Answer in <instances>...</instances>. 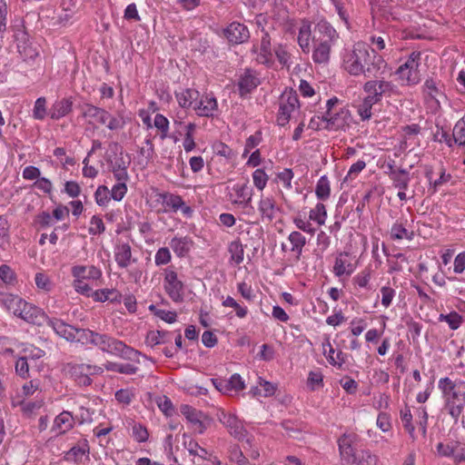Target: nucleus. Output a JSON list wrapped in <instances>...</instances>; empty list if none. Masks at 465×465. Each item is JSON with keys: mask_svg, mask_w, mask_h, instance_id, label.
Instances as JSON below:
<instances>
[{"mask_svg": "<svg viewBox=\"0 0 465 465\" xmlns=\"http://www.w3.org/2000/svg\"><path fill=\"white\" fill-rule=\"evenodd\" d=\"M104 368L96 365H90L84 363H74L68 365V372L71 377L82 386H88L91 384V375L101 374Z\"/></svg>", "mask_w": 465, "mask_h": 465, "instance_id": "obj_12", "label": "nucleus"}, {"mask_svg": "<svg viewBox=\"0 0 465 465\" xmlns=\"http://www.w3.org/2000/svg\"><path fill=\"white\" fill-rule=\"evenodd\" d=\"M377 103H375L374 101H372L371 98H369L368 96H365L363 98V100L361 101V103L358 105V108H357V112H358V114L360 115L361 119L362 121H366V120H369L371 119V115H372V106L374 104H376Z\"/></svg>", "mask_w": 465, "mask_h": 465, "instance_id": "obj_47", "label": "nucleus"}, {"mask_svg": "<svg viewBox=\"0 0 465 465\" xmlns=\"http://www.w3.org/2000/svg\"><path fill=\"white\" fill-rule=\"evenodd\" d=\"M165 333L160 331H151L147 333L145 343L150 347H154L158 344L163 343Z\"/></svg>", "mask_w": 465, "mask_h": 465, "instance_id": "obj_64", "label": "nucleus"}, {"mask_svg": "<svg viewBox=\"0 0 465 465\" xmlns=\"http://www.w3.org/2000/svg\"><path fill=\"white\" fill-rule=\"evenodd\" d=\"M260 45H253L252 52L256 54L255 60L261 64H271L273 61L272 43L269 33L262 29Z\"/></svg>", "mask_w": 465, "mask_h": 465, "instance_id": "obj_17", "label": "nucleus"}, {"mask_svg": "<svg viewBox=\"0 0 465 465\" xmlns=\"http://www.w3.org/2000/svg\"><path fill=\"white\" fill-rule=\"evenodd\" d=\"M390 237L391 240L406 239L411 241L414 237V232L407 230L402 223L397 221L391 225Z\"/></svg>", "mask_w": 465, "mask_h": 465, "instance_id": "obj_40", "label": "nucleus"}, {"mask_svg": "<svg viewBox=\"0 0 465 465\" xmlns=\"http://www.w3.org/2000/svg\"><path fill=\"white\" fill-rule=\"evenodd\" d=\"M390 178L391 179L394 187L398 188L399 190H407L411 181L408 171L405 169L394 170L392 169V166H390Z\"/></svg>", "mask_w": 465, "mask_h": 465, "instance_id": "obj_37", "label": "nucleus"}, {"mask_svg": "<svg viewBox=\"0 0 465 465\" xmlns=\"http://www.w3.org/2000/svg\"><path fill=\"white\" fill-rule=\"evenodd\" d=\"M448 413L457 422L465 410V381L448 377L438 381Z\"/></svg>", "mask_w": 465, "mask_h": 465, "instance_id": "obj_3", "label": "nucleus"}, {"mask_svg": "<svg viewBox=\"0 0 465 465\" xmlns=\"http://www.w3.org/2000/svg\"><path fill=\"white\" fill-rule=\"evenodd\" d=\"M224 35L230 43L234 45L242 44L250 38L247 26L238 22L231 23L224 29Z\"/></svg>", "mask_w": 465, "mask_h": 465, "instance_id": "obj_18", "label": "nucleus"}, {"mask_svg": "<svg viewBox=\"0 0 465 465\" xmlns=\"http://www.w3.org/2000/svg\"><path fill=\"white\" fill-rule=\"evenodd\" d=\"M114 260L120 268H127L135 259L132 255V248L128 242L117 241L114 249Z\"/></svg>", "mask_w": 465, "mask_h": 465, "instance_id": "obj_21", "label": "nucleus"}, {"mask_svg": "<svg viewBox=\"0 0 465 465\" xmlns=\"http://www.w3.org/2000/svg\"><path fill=\"white\" fill-rule=\"evenodd\" d=\"M322 351L331 365L341 368L344 363L343 353L336 351L328 339L322 343Z\"/></svg>", "mask_w": 465, "mask_h": 465, "instance_id": "obj_33", "label": "nucleus"}, {"mask_svg": "<svg viewBox=\"0 0 465 465\" xmlns=\"http://www.w3.org/2000/svg\"><path fill=\"white\" fill-rule=\"evenodd\" d=\"M46 114V100L45 97H39L35 103L33 110L34 118L37 120H43Z\"/></svg>", "mask_w": 465, "mask_h": 465, "instance_id": "obj_61", "label": "nucleus"}, {"mask_svg": "<svg viewBox=\"0 0 465 465\" xmlns=\"http://www.w3.org/2000/svg\"><path fill=\"white\" fill-rule=\"evenodd\" d=\"M306 385L310 391H318L324 386L323 374L321 370H312L308 373Z\"/></svg>", "mask_w": 465, "mask_h": 465, "instance_id": "obj_42", "label": "nucleus"}, {"mask_svg": "<svg viewBox=\"0 0 465 465\" xmlns=\"http://www.w3.org/2000/svg\"><path fill=\"white\" fill-rule=\"evenodd\" d=\"M228 251L231 254V260L235 264H240L243 261V247L239 241H233L229 244Z\"/></svg>", "mask_w": 465, "mask_h": 465, "instance_id": "obj_50", "label": "nucleus"}, {"mask_svg": "<svg viewBox=\"0 0 465 465\" xmlns=\"http://www.w3.org/2000/svg\"><path fill=\"white\" fill-rule=\"evenodd\" d=\"M180 411L190 428L196 433L203 434L210 426L211 419L204 412L187 404L182 405Z\"/></svg>", "mask_w": 465, "mask_h": 465, "instance_id": "obj_8", "label": "nucleus"}, {"mask_svg": "<svg viewBox=\"0 0 465 465\" xmlns=\"http://www.w3.org/2000/svg\"><path fill=\"white\" fill-rule=\"evenodd\" d=\"M83 116L88 119L90 124L98 123L105 124L110 117V114L103 108L86 104L83 109Z\"/></svg>", "mask_w": 465, "mask_h": 465, "instance_id": "obj_29", "label": "nucleus"}, {"mask_svg": "<svg viewBox=\"0 0 465 465\" xmlns=\"http://www.w3.org/2000/svg\"><path fill=\"white\" fill-rule=\"evenodd\" d=\"M312 24L308 20H302L299 27L297 43L304 54L311 52Z\"/></svg>", "mask_w": 465, "mask_h": 465, "instance_id": "obj_30", "label": "nucleus"}, {"mask_svg": "<svg viewBox=\"0 0 465 465\" xmlns=\"http://www.w3.org/2000/svg\"><path fill=\"white\" fill-rule=\"evenodd\" d=\"M401 420L404 429L407 430L411 440H415L417 437L415 434V428L412 424V414L410 409L405 408L401 411Z\"/></svg>", "mask_w": 465, "mask_h": 465, "instance_id": "obj_49", "label": "nucleus"}, {"mask_svg": "<svg viewBox=\"0 0 465 465\" xmlns=\"http://www.w3.org/2000/svg\"><path fill=\"white\" fill-rule=\"evenodd\" d=\"M358 266V259L352 253L342 252L337 254L332 272L341 281L349 278Z\"/></svg>", "mask_w": 465, "mask_h": 465, "instance_id": "obj_9", "label": "nucleus"}, {"mask_svg": "<svg viewBox=\"0 0 465 465\" xmlns=\"http://www.w3.org/2000/svg\"><path fill=\"white\" fill-rule=\"evenodd\" d=\"M350 119L349 110L340 105V100L337 97H332L326 102L325 113L314 115L309 126L313 130H344L349 126Z\"/></svg>", "mask_w": 465, "mask_h": 465, "instance_id": "obj_2", "label": "nucleus"}, {"mask_svg": "<svg viewBox=\"0 0 465 465\" xmlns=\"http://www.w3.org/2000/svg\"><path fill=\"white\" fill-rule=\"evenodd\" d=\"M288 241L292 245L291 252L295 254L296 260L299 261L302 256V250L306 244L305 236L298 231H293L289 234Z\"/></svg>", "mask_w": 465, "mask_h": 465, "instance_id": "obj_38", "label": "nucleus"}, {"mask_svg": "<svg viewBox=\"0 0 465 465\" xmlns=\"http://www.w3.org/2000/svg\"><path fill=\"white\" fill-rule=\"evenodd\" d=\"M110 191L105 185H100L97 187L94 193L95 203L99 206H105L110 201Z\"/></svg>", "mask_w": 465, "mask_h": 465, "instance_id": "obj_56", "label": "nucleus"}, {"mask_svg": "<svg viewBox=\"0 0 465 465\" xmlns=\"http://www.w3.org/2000/svg\"><path fill=\"white\" fill-rule=\"evenodd\" d=\"M260 84V80L256 71L247 68L240 75L238 80V89L241 96H244L252 92Z\"/></svg>", "mask_w": 465, "mask_h": 465, "instance_id": "obj_20", "label": "nucleus"}, {"mask_svg": "<svg viewBox=\"0 0 465 465\" xmlns=\"http://www.w3.org/2000/svg\"><path fill=\"white\" fill-rule=\"evenodd\" d=\"M0 303L9 312L19 316L26 302L12 292H0Z\"/></svg>", "mask_w": 465, "mask_h": 465, "instance_id": "obj_25", "label": "nucleus"}, {"mask_svg": "<svg viewBox=\"0 0 465 465\" xmlns=\"http://www.w3.org/2000/svg\"><path fill=\"white\" fill-rule=\"evenodd\" d=\"M19 317L25 322L36 325H42L47 322L48 317L38 307L26 302V306L23 307Z\"/></svg>", "mask_w": 465, "mask_h": 465, "instance_id": "obj_23", "label": "nucleus"}, {"mask_svg": "<svg viewBox=\"0 0 465 465\" xmlns=\"http://www.w3.org/2000/svg\"><path fill=\"white\" fill-rule=\"evenodd\" d=\"M377 457L372 454L369 450H360L355 457L356 465H375Z\"/></svg>", "mask_w": 465, "mask_h": 465, "instance_id": "obj_52", "label": "nucleus"}, {"mask_svg": "<svg viewBox=\"0 0 465 465\" xmlns=\"http://www.w3.org/2000/svg\"><path fill=\"white\" fill-rule=\"evenodd\" d=\"M223 305L225 307H232L234 309L236 315L239 318H244L247 315V307L239 304L233 298L228 296L223 302Z\"/></svg>", "mask_w": 465, "mask_h": 465, "instance_id": "obj_62", "label": "nucleus"}, {"mask_svg": "<svg viewBox=\"0 0 465 465\" xmlns=\"http://www.w3.org/2000/svg\"><path fill=\"white\" fill-rule=\"evenodd\" d=\"M233 192L236 194V199L233 200V203L246 207L252 201V191L246 183L235 184L232 187Z\"/></svg>", "mask_w": 465, "mask_h": 465, "instance_id": "obj_39", "label": "nucleus"}, {"mask_svg": "<svg viewBox=\"0 0 465 465\" xmlns=\"http://www.w3.org/2000/svg\"><path fill=\"white\" fill-rule=\"evenodd\" d=\"M358 435L354 432H345L338 440L340 458L342 465H354L358 452L354 445L358 441Z\"/></svg>", "mask_w": 465, "mask_h": 465, "instance_id": "obj_11", "label": "nucleus"}, {"mask_svg": "<svg viewBox=\"0 0 465 465\" xmlns=\"http://www.w3.org/2000/svg\"><path fill=\"white\" fill-rule=\"evenodd\" d=\"M298 108L297 94L292 90H285L279 99V111L276 117L278 125L285 126L289 123L292 114Z\"/></svg>", "mask_w": 465, "mask_h": 465, "instance_id": "obj_7", "label": "nucleus"}, {"mask_svg": "<svg viewBox=\"0 0 465 465\" xmlns=\"http://www.w3.org/2000/svg\"><path fill=\"white\" fill-rule=\"evenodd\" d=\"M362 89L366 96L378 104L383 96L390 97L394 94L396 86L391 82L383 79L370 80L363 84Z\"/></svg>", "mask_w": 465, "mask_h": 465, "instance_id": "obj_10", "label": "nucleus"}, {"mask_svg": "<svg viewBox=\"0 0 465 465\" xmlns=\"http://www.w3.org/2000/svg\"><path fill=\"white\" fill-rule=\"evenodd\" d=\"M227 388L229 389L228 395H235L244 390L245 382L242 378L237 374H232L230 379L226 380Z\"/></svg>", "mask_w": 465, "mask_h": 465, "instance_id": "obj_46", "label": "nucleus"}, {"mask_svg": "<svg viewBox=\"0 0 465 465\" xmlns=\"http://www.w3.org/2000/svg\"><path fill=\"white\" fill-rule=\"evenodd\" d=\"M315 194L321 201H325L330 197L331 185L330 181L326 175L321 176L318 180L315 187Z\"/></svg>", "mask_w": 465, "mask_h": 465, "instance_id": "obj_43", "label": "nucleus"}, {"mask_svg": "<svg viewBox=\"0 0 465 465\" xmlns=\"http://www.w3.org/2000/svg\"><path fill=\"white\" fill-rule=\"evenodd\" d=\"M114 396L118 403L126 406L134 400V392L130 389H121L115 392Z\"/></svg>", "mask_w": 465, "mask_h": 465, "instance_id": "obj_63", "label": "nucleus"}, {"mask_svg": "<svg viewBox=\"0 0 465 465\" xmlns=\"http://www.w3.org/2000/svg\"><path fill=\"white\" fill-rule=\"evenodd\" d=\"M277 390V385L272 383L262 377L258 378L257 384L254 387H252L249 391V394L252 397H272L275 394Z\"/></svg>", "mask_w": 465, "mask_h": 465, "instance_id": "obj_31", "label": "nucleus"}, {"mask_svg": "<svg viewBox=\"0 0 465 465\" xmlns=\"http://www.w3.org/2000/svg\"><path fill=\"white\" fill-rule=\"evenodd\" d=\"M200 97L196 89L186 88L175 93V98L182 108H190Z\"/></svg>", "mask_w": 465, "mask_h": 465, "instance_id": "obj_35", "label": "nucleus"}, {"mask_svg": "<svg viewBox=\"0 0 465 465\" xmlns=\"http://www.w3.org/2000/svg\"><path fill=\"white\" fill-rule=\"evenodd\" d=\"M193 109L199 116L212 117L218 110V103L214 96L206 94L195 103Z\"/></svg>", "mask_w": 465, "mask_h": 465, "instance_id": "obj_24", "label": "nucleus"}, {"mask_svg": "<svg viewBox=\"0 0 465 465\" xmlns=\"http://www.w3.org/2000/svg\"><path fill=\"white\" fill-rule=\"evenodd\" d=\"M156 196L157 201L161 202L163 206L165 213H177L180 210L186 217L192 216L193 209L184 203L180 195L163 192L158 193Z\"/></svg>", "mask_w": 465, "mask_h": 465, "instance_id": "obj_14", "label": "nucleus"}, {"mask_svg": "<svg viewBox=\"0 0 465 465\" xmlns=\"http://www.w3.org/2000/svg\"><path fill=\"white\" fill-rule=\"evenodd\" d=\"M252 182L254 186L259 190L262 191L269 181V175L265 173V171L262 168L256 169L252 174Z\"/></svg>", "mask_w": 465, "mask_h": 465, "instance_id": "obj_53", "label": "nucleus"}, {"mask_svg": "<svg viewBox=\"0 0 465 465\" xmlns=\"http://www.w3.org/2000/svg\"><path fill=\"white\" fill-rule=\"evenodd\" d=\"M258 213L262 222L271 223L281 213V207L272 196L262 195L258 202Z\"/></svg>", "mask_w": 465, "mask_h": 465, "instance_id": "obj_15", "label": "nucleus"}, {"mask_svg": "<svg viewBox=\"0 0 465 465\" xmlns=\"http://www.w3.org/2000/svg\"><path fill=\"white\" fill-rule=\"evenodd\" d=\"M420 52H412L407 60L396 70L398 80L402 85H416L420 81L419 66L420 64Z\"/></svg>", "mask_w": 465, "mask_h": 465, "instance_id": "obj_6", "label": "nucleus"}, {"mask_svg": "<svg viewBox=\"0 0 465 465\" xmlns=\"http://www.w3.org/2000/svg\"><path fill=\"white\" fill-rule=\"evenodd\" d=\"M84 458L89 459V446L86 440L81 445L72 447L65 454V460L75 463L83 462Z\"/></svg>", "mask_w": 465, "mask_h": 465, "instance_id": "obj_36", "label": "nucleus"}, {"mask_svg": "<svg viewBox=\"0 0 465 465\" xmlns=\"http://www.w3.org/2000/svg\"><path fill=\"white\" fill-rule=\"evenodd\" d=\"M74 337V341L85 345L94 344L108 353L122 356L128 355L130 352H134L135 354L138 353L136 351L126 346L121 341L114 340L104 334L94 332L90 330L76 328Z\"/></svg>", "mask_w": 465, "mask_h": 465, "instance_id": "obj_4", "label": "nucleus"}, {"mask_svg": "<svg viewBox=\"0 0 465 465\" xmlns=\"http://www.w3.org/2000/svg\"><path fill=\"white\" fill-rule=\"evenodd\" d=\"M372 272L370 268H365L363 271L359 272L354 278L355 288H370V282L371 280Z\"/></svg>", "mask_w": 465, "mask_h": 465, "instance_id": "obj_51", "label": "nucleus"}, {"mask_svg": "<svg viewBox=\"0 0 465 465\" xmlns=\"http://www.w3.org/2000/svg\"><path fill=\"white\" fill-rule=\"evenodd\" d=\"M339 38V33L327 20L322 19L316 24L315 35L312 39H322V42L335 45Z\"/></svg>", "mask_w": 465, "mask_h": 465, "instance_id": "obj_19", "label": "nucleus"}, {"mask_svg": "<svg viewBox=\"0 0 465 465\" xmlns=\"http://www.w3.org/2000/svg\"><path fill=\"white\" fill-rule=\"evenodd\" d=\"M456 441L440 442L436 446V453L440 457L451 458Z\"/></svg>", "mask_w": 465, "mask_h": 465, "instance_id": "obj_59", "label": "nucleus"}, {"mask_svg": "<svg viewBox=\"0 0 465 465\" xmlns=\"http://www.w3.org/2000/svg\"><path fill=\"white\" fill-rule=\"evenodd\" d=\"M132 437L137 442H145L149 438L147 429L141 423H134L132 426Z\"/></svg>", "mask_w": 465, "mask_h": 465, "instance_id": "obj_57", "label": "nucleus"}, {"mask_svg": "<svg viewBox=\"0 0 465 465\" xmlns=\"http://www.w3.org/2000/svg\"><path fill=\"white\" fill-rule=\"evenodd\" d=\"M46 322L53 328L57 335L66 341H74V333L75 332L76 328L72 325H68L60 320L47 319Z\"/></svg>", "mask_w": 465, "mask_h": 465, "instance_id": "obj_34", "label": "nucleus"}, {"mask_svg": "<svg viewBox=\"0 0 465 465\" xmlns=\"http://www.w3.org/2000/svg\"><path fill=\"white\" fill-rule=\"evenodd\" d=\"M312 61L318 64H327L331 58V47L334 45L322 42V39H312Z\"/></svg>", "mask_w": 465, "mask_h": 465, "instance_id": "obj_22", "label": "nucleus"}, {"mask_svg": "<svg viewBox=\"0 0 465 465\" xmlns=\"http://www.w3.org/2000/svg\"><path fill=\"white\" fill-rule=\"evenodd\" d=\"M105 231V225L103 219L98 215H94L90 220L88 232L91 235H100Z\"/></svg>", "mask_w": 465, "mask_h": 465, "instance_id": "obj_54", "label": "nucleus"}, {"mask_svg": "<svg viewBox=\"0 0 465 465\" xmlns=\"http://www.w3.org/2000/svg\"><path fill=\"white\" fill-rule=\"evenodd\" d=\"M422 93L426 103L435 112L440 109V100L447 98L443 92V84L432 78L426 79Z\"/></svg>", "mask_w": 465, "mask_h": 465, "instance_id": "obj_13", "label": "nucleus"}, {"mask_svg": "<svg viewBox=\"0 0 465 465\" xmlns=\"http://www.w3.org/2000/svg\"><path fill=\"white\" fill-rule=\"evenodd\" d=\"M164 274V282L166 290L180 291L183 289V282L178 279V275L173 269H166Z\"/></svg>", "mask_w": 465, "mask_h": 465, "instance_id": "obj_44", "label": "nucleus"}, {"mask_svg": "<svg viewBox=\"0 0 465 465\" xmlns=\"http://www.w3.org/2000/svg\"><path fill=\"white\" fill-rule=\"evenodd\" d=\"M217 418L234 438L242 440L245 437L246 430L235 414L220 410L217 413Z\"/></svg>", "mask_w": 465, "mask_h": 465, "instance_id": "obj_16", "label": "nucleus"}, {"mask_svg": "<svg viewBox=\"0 0 465 465\" xmlns=\"http://www.w3.org/2000/svg\"><path fill=\"white\" fill-rule=\"evenodd\" d=\"M16 349L21 357L27 359H40L45 355V351L32 344L18 343Z\"/></svg>", "mask_w": 465, "mask_h": 465, "instance_id": "obj_41", "label": "nucleus"}, {"mask_svg": "<svg viewBox=\"0 0 465 465\" xmlns=\"http://www.w3.org/2000/svg\"><path fill=\"white\" fill-rule=\"evenodd\" d=\"M73 110V99L72 97L63 98L61 100L55 101L51 108L49 109L48 115L53 120H59L67 114H69Z\"/></svg>", "mask_w": 465, "mask_h": 465, "instance_id": "obj_28", "label": "nucleus"}, {"mask_svg": "<svg viewBox=\"0 0 465 465\" xmlns=\"http://www.w3.org/2000/svg\"><path fill=\"white\" fill-rule=\"evenodd\" d=\"M169 245L177 257L183 258L191 252L193 241L189 236H174Z\"/></svg>", "mask_w": 465, "mask_h": 465, "instance_id": "obj_27", "label": "nucleus"}, {"mask_svg": "<svg viewBox=\"0 0 465 465\" xmlns=\"http://www.w3.org/2000/svg\"><path fill=\"white\" fill-rule=\"evenodd\" d=\"M439 321L446 322L451 330H457L461 324V317L457 312L440 314Z\"/></svg>", "mask_w": 465, "mask_h": 465, "instance_id": "obj_60", "label": "nucleus"}, {"mask_svg": "<svg viewBox=\"0 0 465 465\" xmlns=\"http://www.w3.org/2000/svg\"><path fill=\"white\" fill-rule=\"evenodd\" d=\"M272 16L279 25L288 26V29L293 25L283 0H273Z\"/></svg>", "mask_w": 465, "mask_h": 465, "instance_id": "obj_26", "label": "nucleus"}, {"mask_svg": "<svg viewBox=\"0 0 465 465\" xmlns=\"http://www.w3.org/2000/svg\"><path fill=\"white\" fill-rule=\"evenodd\" d=\"M74 425V419L71 412L63 411L54 420L52 430L56 434H64L69 431Z\"/></svg>", "mask_w": 465, "mask_h": 465, "instance_id": "obj_32", "label": "nucleus"}, {"mask_svg": "<svg viewBox=\"0 0 465 465\" xmlns=\"http://www.w3.org/2000/svg\"><path fill=\"white\" fill-rule=\"evenodd\" d=\"M75 291H92L102 276V271L94 265L72 267Z\"/></svg>", "mask_w": 465, "mask_h": 465, "instance_id": "obj_5", "label": "nucleus"}, {"mask_svg": "<svg viewBox=\"0 0 465 465\" xmlns=\"http://www.w3.org/2000/svg\"><path fill=\"white\" fill-rule=\"evenodd\" d=\"M343 67L351 75L364 74L367 77L376 76L386 66L383 57L374 52L362 42L353 45L343 55Z\"/></svg>", "mask_w": 465, "mask_h": 465, "instance_id": "obj_1", "label": "nucleus"}, {"mask_svg": "<svg viewBox=\"0 0 465 465\" xmlns=\"http://www.w3.org/2000/svg\"><path fill=\"white\" fill-rule=\"evenodd\" d=\"M262 139L261 131H257L253 134L250 135L245 141L242 156L245 157L253 148L258 146L262 142Z\"/></svg>", "mask_w": 465, "mask_h": 465, "instance_id": "obj_58", "label": "nucleus"}, {"mask_svg": "<svg viewBox=\"0 0 465 465\" xmlns=\"http://www.w3.org/2000/svg\"><path fill=\"white\" fill-rule=\"evenodd\" d=\"M153 125L161 132V139H165L169 132V120L163 114H157L154 116Z\"/></svg>", "mask_w": 465, "mask_h": 465, "instance_id": "obj_55", "label": "nucleus"}, {"mask_svg": "<svg viewBox=\"0 0 465 465\" xmlns=\"http://www.w3.org/2000/svg\"><path fill=\"white\" fill-rule=\"evenodd\" d=\"M310 221L315 222L318 225H323L327 219L326 207L322 203H318L309 213Z\"/></svg>", "mask_w": 465, "mask_h": 465, "instance_id": "obj_45", "label": "nucleus"}, {"mask_svg": "<svg viewBox=\"0 0 465 465\" xmlns=\"http://www.w3.org/2000/svg\"><path fill=\"white\" fill-rule=\"evenodd\" d=\"M452 135L455 143L460 146L465 145V114L455 124Z\"/></svg>", "mask_w": 465, "mask_h": 465, "instance_id": "obj_48", "label": "nucleus"}]
</instances>
